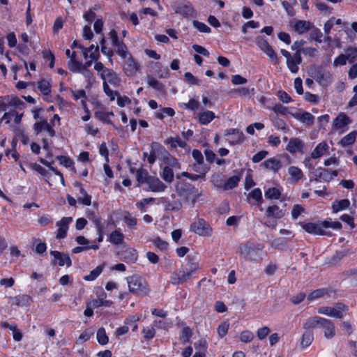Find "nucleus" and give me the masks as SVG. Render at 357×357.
I'll use <instances>...</instances> for the list:
<instances>
[{
  "mask_svg": "<svg viewBox=\"0 0 357 357\" xmlns=\"http://www.w3.org/2000/svg\"><path fill=\"white\" fill-rule=\"evenodd\" d=\"M31 297L26 294L18 295L10 298V303L12 305L17 307L27 306L30 304Z\"/></svg>",
  "mask_w": 357,
  "mask_h": 357,
  "instance_id": "27",
  "label": "nucleus"
},
{
  "mask_svg": "<svg viewBox=\"0 0 357 357\" xmlns=\"http://www.w3.org/2000/svg\"><path fill=\"white\" fill-rule=\"evenodd\" d=\"M262 165L267 169L277 172L281 169L282 165L280 160L276 158H271L265 160Z\"/></svg>",
  "mask_w": 357,
  "mask_h": 357,
  "instance_id": "29",
  "label": "nucleus"
},
{
  "mask_svg": "<svg viewBox=\"0 0 357 357\" xmlns=\"http://www.w3.org/2000/svg\"><path fill=\"white\" fill-rule=\"evenodd\" d=\"M344 56L347 59V61L352 63L354 62L356 58L357 57V48L350 47L347 49Z\"/></svg>",
  "mask_w": 357,
  "mask_h": 357,
  "instance_id": "51",
  "label": "nucleus"
},
{
  "mask_svg": "<svg viewBox=\"0 0 357 357\" xmlns=\"http://www.w3.org/2000/svg\"><path fill=\"white\" fill-rule=\"evenodd\" d=\"M350 205V202L347 199L335 201L332 205L333 211L337 213L340 211L347 208Z\"/></svg>",
  "mask_w": 357,
  "mask_h": 357,
  "instance_id": "39",
  "label": "nucleus"
},
{
  "mask_svg": "<svg viewBox=\"0 0 357 357\" xmlns=\"http://www.w3.org/2000/svg\"><path fill=\"white\" fill-rule=\"evenodd\" d=\"M215 118L214 112L211 111H204L199 114V122L202 125H207Z\"/></svg>",
  "mask_w": 357,
  "mask_h": 357,
  "instance_id": "34",
  "label": "nucleus"
},
{
  "mask_svg": "<svg viewBox=\"0 0 357 357\" xmlns=\"http://www.w3.org/2000/svg\"><path fill=\"white\" fill-rule=\"evenodd\" d=\"M97 340H98V343L102 345H105L108 342L109 338L106 334V332H105V330L104 328H100L98 330Z\"/></svg>",
  "mask_w": 357,
  "mask_h": 357,
  "instance_id": "54",
  "label": "nucleus"
},
{
  "mask_svg": "<svg viewBox=\"0 0 357 357\" xmlns=\"http://www.w3.org/2000/svg\"><path fill=\"white\" fill-rule=\"evenodd\" d=\"M199 101L195 99H190L188 103H184V107L185 109L192 110L193 112L197 111L199 109Z\"/></svg>",
  "mask_w": 357,
  "mask_h": 357,
  "instance_id": "63",
  "label": "nucleus"
},
{
  "mask_svg": "<svg viewBox=\"0 0 357 357\" xmlns=\"http://www.w3.org/2000/svg\"><path fill=\"white\" fill-rule=\"evenodd\" d=\"M173 169L169 166H165L160 173L162 178L168 183H171L174 181V174Z\"/></svg>",
  "mask_w": 357,
  "mask_h": 357,
  "instance_id": "37",
  "label": "nucleus"
},
{
  "mask_svg": "<svg viewBox=\"0 0 357 357\" xmlns=\"http://www.w3.org/2000/svg\"><path fill=\"white\" fill-rule=\"evenodd\" d=\"M175 188L177 195L183 198L184 202L190 201L192 206L201 195V192L197 188L185 181L178 182Z\"/></svg>",
  "mask_w": 357,
  "mask_h": 357,
  "instance_id": "1",
  "label": "nucleus"
},
{
  "mask_svg": "<svg viewBox=\"0 0 357 357\" xmlns=\"http://www.w3.org/2000/svg\"><path fill=\"white\" fill-rule=\"evenodd\" d=\"M314 176L316 181L329 182L332 180V175L330 172L322 167H319L315 169Z\"/></svg>",
  "mask_w": 357,
  "mask_h": 357,
  "instance_id": "23",
  "label": "nucleus"
},
{
  "mask_svg": "<svg viewBox=\"0 0 357 357\" xmlns=\"http://www.w3.org/2000/svg\"><path fill=\"white\" fill-rule=\"evenodd\" d=\"M314 340V335L311 331H305L301 337V345L303 348L308 347Z\"/></svg>",
  "mask_w": 357,
  "mask_h": 357,
  "instance_id": "41",
  "label": "nucleus"
},
{
  "mask_svg": "<svg viewBox=\"0 0 357 357\" xmlns=\"http://www.w3.org/2000/svg\"><path fill=\"white\" fill-rule=\"evenodd\" d=\"M192 24H193V26L201 32L209 33L211 31V28L208 27L206 24H205L203 22H200L199 21L194 20Z\"/></svg>",
  "mask_w": 357,
  "mask_h": 357,
  "instance_id": "62",
  "label": "nucleus"
},
{
  "mask_svg": "<svg viewBox=\"0 0 357 357\" xmlns=\"http://www.w3.org/2000/svg\"><path fill=\"white\" fill-rule=\"evenodd\" d=\"M95 117L97 118L98 120L107 123H111V121L109 120V116H113L114 113L112 112H105L102 111H96L94 113Z\"/></svg>",
  "mask_w": 357,
  "mask_h": 357,
  "instance_id": "47",
  "label": "nucleus"
},
{
  "mask_svg": "<svg viewBox=\"0 0 357 357\" xmlns=\"http://www.w3.org/2000/svg\"><path fill=\"white\" fill-rule=\"evenodd\" d=\"M168 144L171 145L173 148H176L177 146L184 148L186 146V142L183 141L180 137H171L168 139Z\"/></svg>",
  "mask_w": 357,
  "mask_h": 357,
  "instance_id": "57",
  "label": "nucleus"
},
{
  "mask_svg": "<svg viewBox=\"0 0 357 357\" xmlns=\"http://www.w3.org/2000/svg\"><path fill=\"white\" fill-rule=\"evenodd\" d=\"M314 79L321 86H327L332 82V75L327 71L319 70Z\"/></svg>",
  "mask_w": 357,
  "mask_h": 357,
  "instance_id": "19",
  "label": "nucleus"
},
{
  "mask_svg": "<svg viewBox=\"0 0 357 357\" xmlns=\"http://www.w3.org/2000/svg\"><path fill=\"white\" fill-rule=\"evenodd\" d=\"M68 66L73 73H80L82 70V63L77 60H69Z\"/></svg>",
  "mask_w": 357,
  "mask_h": 357,
  "instance_id": "49",
  "label": "nucleus"
},
{
  "mask_svg": "<svg viewBox=\"0 0 357 357\" xmlns=\"http://www.w3.org/2000/svg\"><path fill=\"white\" fill-rule=\"evenodd\" d=\"M33 129L36 134H38L42 131H47L50 137H54L56 135L54 129L52 128L51 124L45 120L36 122L33 125Z\"/></svg>",
  "mask_w": 357,
  "mask_h": 357,
  "instance_id": "17",
  "label": "nucleus"
},
{
  "mask_svg": "<svg viewBox=\"0 0 357 357\" xmlns=\"http://www.w3.org/2000/svg\"><path fill=\"white\" fill-rule=\"evenodd\" d=\"M227 141L231 145L238 144L243 142L244 135L238 129L229 128L225 130Z\"/></svg>",
  "mask_w": 357,
  "mask_h": 357,
  "instance_id": "8",
  "label": "nucleus"
},
{
  "mask_svg": "<svg viewBox=\"0 0 357 357\" xmlns=\"http://www.w3.org/2000/svg\"><path fill=\"white\" fill-rule=\"evenodd\" d=\"M241 176L239 175H235L229 178L225 183L223 186L224 190H228L236 188L239 181H241Z\"/></svg>",
  "mask_w": 357,
  "mask_h": 357,
  "instance_id": "35",
  "label": "nucleus"
},
{
  "mask_svg": "<svg viewBox=\"0 0 357 357\" xmlns=\"http://www.w3.org/2000/svg\"><path fill=\"white\" fill-rule=\"evenodd\" d=\"M320 327L324 330V336L327 339H331L335 335V326L331 320L324 318Z\"/></svg>",
  "mask_w": 357,
  "mask_h": 357,
  "instance_id": "24",
  "label": "nucleus"
},
{
  "mask_svg": "<svg viewBox=\"0 0 357 357\" xmlns=\"http://www.w3.org/2000/svg\"><path fill=\"white\" fill-rule=\"evenodd\" d=\"M346 310V306L342 303H337L335 307L322 306L318 308V312L329 317L341 319L343 317L342 311Z\"/></svg>",
  "mask_w": 357,
  "mask_h": 357,
  "instance_id": "6",
  "label": "nucleus"
},
{
  "mask_svg": "<svg viewBox=\"0 0 357 357\" xmlns=\"http://www.w3.org/2000/svg\"><path fill=\"white\" fill-rule=\"evenodd\" d=\"M120 259L126 263H134L137 259V252L132 248H127L119 252Z\"/></svg>",
  "mask_w": 357,
  "mask_h": 357,
  "instance_id": "20",
  "label": "nucleus"
},
{
  "mask_svg": "<svg viewBox=\"0 0 357 357\" xmlns=\"http://www.w3.org/2000/svg\"><path fill=\"white\" fill-rule=\"evenodd\" d=\"M266 213L268 218H275L278 219H280L284 215V212L276 205L268 206L266 209Z\"/></svg>",
  "mask_w": 357,
  "mask_h": 357,
  "instance_id": "31",
  "label": "nucleus"
},
{
  "mask_svg": "<svg viewBox=\"0 0 357 357\" xmlns=\"http://www.w3.org/2000/svg\"><path fill=\"white\" fill-rule=\"evenodd\" d=\"M321 228L322 227H324V228L331 227V228H333L335 229H340L342 228V224L337 221L333 222L331 220H325V221H323L321 223Z\"/></svg>",
  "mask_w": 357,
  "mask_h": 357,
  "instance_id": "60",
  "label": "nucleus"
},
{
  "mask_svg": "<svg viewBox=\"0 0 357 357\" xmlns=\"http://www.w3.org/2000/svg\"><path fill=\"white\" fill-rule=\"evenodd\" d=\"M103 296H104L103 298H99L98 299H95V300L92 301L89 303V305H91L93 307H98L100 306H106V307L111 306L112 304V302L105 299L106 297L105 293L103 294Z\"/></svg>",
  "mask_w": 357,
  "mask_h": 357,
  "instance_id": "44",
  "label": "nucleus"
},
{
  "mask_svg": "<svg viewBox=\"0 0 357 357\" xmlns=\"http://www.w3.org/2000/svg\"><path fill=\"white\" fill-rule=\"evenodd\" d=\"M248 198H252L257 202H261L262 192L259 188H255L248 194Z\"/></svg>",
  "mask_w": 357,
  "mask_h": 357,
  "instance_id": "59",
  "label": "nucleus"
},
{
  "mask_svg": "<svg viewBox=\"0 0 357 357\" xmlns=\"http://www.w3.org/2000/svg\"><path fill=\"white\" fill-rule=\"evenodd\" d=\"M176 14L182 15L184 17H195L197 13L192 4L188 1H175L171 5Z\"/></svg>",
  "mask_w": 357,
  "mask_h": 357,
  "instance_id": "3",
  "label": "nucleus"
},
{
  "mask_svg": "<svg viewBox=\"0 0 357 357\" xmlns=\"http://www.w3.org/2000/svg\"><path fill=\"white\" fill-rule=\"evenodd\" d=\"M351 122L349 117L344 113H340L334 119L333 126L335 130L343 129Z\"/></svg>",
  "mask_w": 357,
  "mask_h": 357,
  "instance_id": "21",
  "label": "nucleus"
},
{
  "mask_svg": "<svg viewBox=\"0 0 357 357\" xmlns=\"http://www.w3.org/2000/svg\"><path fill=\"white\" fill-rule=\"evenodd\" d=\"M50 254L54 257L52 264H58L60 266L66 265L68 267L72 264V261L68 254L60 252L59 251H51Z\"/></svg>",
  "mask_w": 357,
  "mask_h": 357,
  "instance_id": "12",
  "label": "nucleus"
},
{
  "mask_svg": "<svg viewBox=\"0 0 357 357\" xmlns=\"http://www.w3.org/2000/svg\"><path fill=\"white\" fill-rule=\"evenodd\" d=\"M303 229L309 234L314 235H324L325 232L321 228V224H315L312 222L301 223Z\"/></svg>",
  "mask_w": 357,
  "mask_h": 357,
  "instance_id": "22",
  "label": "nucleus"
},
{
  "mask_svg": "<svg viewBox=\"0 0 357 357\" xmlns=\"http://www.w3.org/2000/svg\"><path fill=\"white\" fill-rule=\"evenodd\" d=\"M38 88L44 96H47L51 93L50 83L46 79H41L38 81Z\"/></svg>",
  "mask_w": 357,
  "mask_h": 357,
  "instance_id": "43",
  "label": "nucleus"
},
{
  "mask_svg": "<svg viewBox=\"0 0 357 357\" xmlns=\"http://www.w3.org/2000/svg\"><path fill=\"white\" fill-rule=\"evenodd\" d=\"M255 335L250 331H243L240 334V340L244 343H248L253 340Z\"/></svg>",
  "mask_w": 357,
  "mask_h": 357,
  "instance_id": "55",
  "label": "nucleus"
},
{
  "mask_svg": "<svg viewBox=\"0 0 357 357\" xmlns=\"http://www.w3.org/2000/svg\"><path fill=\"white\" fill-rule=\"evenodd\" d=\"M302 62L301 52V51H297L296 53L291 56L287 60V65L289 70L292 73H296L298 71V65Z\"/></svg>",
  "mask_w": 357,
  "mask_h": 357,
  "instance_id": "15",
  "label": "nucleus"
},
{
  "mask_svg": "<svg viewBox=\"0 0 357 357\" xmlns=\"http://www.w3.org/2000/svg\"><path fill=\"white\" fill-rule=\"evenodd\" d=\"M142 333L144 334V339H146V340L152 339L155 336V334L154 325L144 328L142 330Z\"/></svg>",
  "mask_w": 357,
  "mask_h": 357,
  "instance_id": "58",
  "label": "nucleus"
},
{
  "mask_svg": "<svg viewBox=\"0 0 357 357\" xmlns=\"http://www.w3.org/2000/svg\"><path fill=\"white\" fill-rule=\"evenodd\" d=\"M160 149H165V147L158 142L151 143V152L147 158L149 164L153 165L155 162L157 158L162 160L163 153L162 150L160 151Z\"/></svg>",
  "mask_w": 357,
  "mask_h": 357,
  "instance_id": "13",
  "label": "nucleus"
},
{
  "mask_svg": "<svg viewBox=\"0 0 357 357\" xmlns=\"http://www.w3.org/2000/svg\"><path fill=\"white\" fill-rule=\"evenodd\" d=\"M160 202L165 205V209L166 211H178L182 208V203L178 199L173 201L168 200L167 198L162 197Z\"/></svg>",
  "mask_w": 357,
  "mask_h": 357,
  "instance_id": "26",
  "label": "nucleus"
},
{
  "mask_svg": "<svg viewBox=\"0 0 357 357\" xmlns=\"http://www.w3.org/2000/svg\"><path fill=\"white\" fill-rule=\"evenodd\" d=\"M256 42L258 47L270 58L272 62L274 63H278V59L276 53L266 40L262 37H257Z\"/></svg>",
  "mask_w": 357,
  "mask_h": 357,
  "instance_id": "7",
  "label": "nucleus"
},
{
  "mask_svg": "<svg viewBox=\"0 0 357 357\" xmlns=\"http://www.w3.org/2000/svg\"><path fill=\"white\" fill-rule=\"evenodd\" d=\"M123 222L127 225L129 227H135L137 223V220L136 218L133 217L129 212L126 211L123 213Z\"/></svg>",
  "mask_w": 357,
  "mask_h": 357,
  "instance_id": "50",
  "label": "nucleus"
},
{
  "mask_svg": "<svg viewBox=\"0 0 357 357\" xmlns=\"http://www.w3.org/2000/svg\"><path fill=\"white\" fill-rule=\"evenodd\" d=\"M288 173L295 182H298L303 176V172L296 166H291L288 169Z\"/></svg>",
  "mask_w": 357,
  "mask_h": 357,
  "instance_id": "42",
  "label": "nucleus"
},
{
  "mask_svg": "<svg viewBox=\"0 0 357 357\" xmlns=\"http://www.w3.org/2000/svg\"><path fill=\"white\" fill-rule=\"evenodd\" d=\"M328 145L324 142L318 144L311 153V158L313 159L321 158L328 151Z\"/></svg>",
  "mask_w": 357,
  "mask_h": 357,
  "instance_id": "30",
  "label": "nucleus"
},
{
  "mask_svg": "<svg viewBox=\"0 0 357 357\" xmlns=\"http://www.w3.org/2000/svg\"><path fill=\"white\" fill-rule=\"evenodd\" d=\"M108 240L114 245H119L123 242L124 236L120 231L115 230L110 234Z\"/></svg>",
  "mask_w": 357,
  "mask_h": 357,
  "instance_id": "40",
  "label": "nucleus"
},
{
  "mask_svg": "<svg viewBox=\"0 0 357 357\" xmlns=\"http://www.w3.org/2000/svg\"><path fill=\"white\" fill-rule=\"evenodd\" d=\"M163 154L162 155V160L166 164V166H169L172 169L178 170L181 168V165L178 160L169 153L165 149H160Z\"/></svg>",
  "mask_w": 357,
  "mask_h": 357,
  "instance_id": "16",
  "label": "nucleus"
},
{
  "mask_svg": "<svg viewBox=\"0 0 357 357\" xmlns=\"http://www.w3.org/2000/svg\"><path fill=\"white\" fill-rule=\"evenodd\" d=\"M305 143L299 138H291L287 145L286 150L291 154L303 153Z\"/></svg>",
  "mask_w": 357,
  "mask_h": 357,
  "instance_id": "11",
  "label": "nucleus"
},
{
  "mask_svg": "<svg viewBox=\"0 0 357 357\" xmlns=\"http://www.w3.org/2000/svg\"><path fill=\"white\" fill-rule=\"evenodd\" d=\"M146 184L148 190L154 192H164L167 188V185L156 176H151Z\"/></svg>",
  "mask_w": 357,
  "mask_h": 357,
  "instance_id": "14",
  "label": "nucleus"
},
{
  "mask_svg": "<svg viewBox=\"0 0 357 357\" xmlns=\"http://www.w3.org/2000/svg\"><path fill=\"white\" fill-rule=\"evenodd\" d=\"M129 291L137 296H145L150 289L146 282L138 275H132L127 278Z\"/></svg>",
  "mask_w": 357,
  "mask_h": 357,
  "instance_id": "2",
  "label": "nucleus"
},
{
  "mask_svg": "<svg viewBox=\"0 0 357 357\" xmlns=\"http://www.w3.org/2000/svg\"><path fill=\"white\" fill-rule=\"evenodd\" d=\"M259 250V248H257L255 245L250 242H248L239 246L240 254L245 260H257Z\"/></svg>",
  "mask_w": 357,
  "mask_h": 357,
  "instance_id": "5",
  "label": "nucleus"
},
{
  "mask_svg": "<svg viewBox=\"0 0 357 357\" xmlns=\"http://www.w3.org/2000/svg\"><path fill=\"white\" fill-rule=\"evenodd\" d=\"M323 319L324 318L317 316L310 317L303 324V328L308 331L318 326L320 327Z\"/></svg>",
  "mask_w": 357,
  "mask_h": 357,
  "instance_id": "33",
  "label": "nucleus"
},
{
  "mask_svg": "<svg viewBox=\"0 0 357 357\" xmlns=\"http://www.w3.org/2000/svg\"><path fill=\"white\" fill-rule=\"evenodd\" d=\"M190 231L203 236H209L212 234V229L210 225L204 219L201 218L195 220L191 224Z\"/></svg>",
  "mask_w": 357,
  "mask_h": 357,
  "instance_id": "4",
  "label": "nucleus"
},
{
  "mask_svg": "<svg viewBox=\"0 0 357 357\" xmlns=\"http://www.w3.org/2000/svg\"><path fill=\"white\" fill-rule=\"evenodd\" d=\"M79 187V192L81 196L78 197V201L84 205L89 206L91 203V197L90 195L87 194L86 190L82 188L79 184L77 185Z\"/></svg>",
  "mask_w": 357,
  "mask_h": 357,
  "instance_id": "45",
  "label": "nucleus"
},
{
  "mask_svg": "<svg viewBox=\"0 0 357 357\" xmlns=\"http://www.w3.org/2000/svg\"><path fill=\"white\" fill-rule=\"evenodd\" d=\"M313 27V24L306 20H296L294 29L298 34H303L310 31Z\"/></svg>",
  "mask_w": 357,
  "mask_h": 357,
  "instance_id": "25",
  "label": "nucleus"
},
{
  "mask_svg": "<svg viewBox=\"0 0 357 357\" xmlns=\"http://www.w3.org/2000/svg\"><path fill=\"white\" fill-rule=\"evenodd\" d=\"M192 333L189 327H184L182 329L180 340L183 344H186L190 342Z\"/></svg>",
  "mask_w": 357,
  "mask_h": 357,
  "instance_id": "52",
  "label": "nucleus"
},
{
  "mask_svg": "<svg viewBox=\"0 0 357 357\" xmlns=\"http://www.w3.org/2000/svg\"><path fill=\"white\" fill-rule=\"evenodd\" d=\"M271 330L267 326L260 328L257 331V336L259 340H262L270 333Z\"/></svg>",
  "mask_w": 357,
  "mask_h": 357,
  "instance_id": "64",
  "label": "nucleus"
},
{
  "mask_svg": "<svg viewBox=\"0 0 357 357\" xmlns=\"http://www.w3.org/2000/svg\"><path fill=\"white\" fill-rule=\"evenodd\" d=\"M296 119L300 121L304 124L312 126L314 123V117L307 112H296L291 114Z\"/></svg>",
  "mask_w": 357,
  "mask_h": 357,
  "instance_id": "28",
  "label": "nucleus"
},
{
  "mask_svg": "<svg viewBox=\"0 0 357 357\" xmlns=\"http://www.w3.org/2000/svg\"><path fill=\"white\" fill-rule=\"evenodd\" d=\"M114 49L116 53L122 59H126L127 56L130 54V52L128 50V47L124 43H120L119 45Z\"/></svg>",
  "mask_w": 357,
  "mask_h": 357,
  "instance_id": "48",
  "label": "nucleus"
},
{
  "mask_svg": "<svg viewBox=\"0 0 357 357\" xmlns=\"http://www.w3.org/2000/svg\"><path fill=\"white\" fill-rule=\"evenodd\" d=\"M108 36H109V38L111 40V44L114 48H115L116 47L119 45L120 43H123L122 40L119 39L117 32L114 29H112L109 32Z\"/></svg>",
  "mask_w": 357,
  "mask_h": 357,
  "instance_id": "53",
  "label": "nucleus"
},
{
  "mask_svg": "<svg viewBox=\"0 0 357 357\" xmlns=\"http://www.w3.org/2000/svg\"><path fill=\"white\" fill-rule=\"evenodd\" d=\"M333 292L332 289L327 288H321L316 289L312 291L307 296V300L312 301L313 300L321 298L325 295H328L330 293Z\"/></svg>",
  "mask_w": 357,
  "mask_h": 357,
  "instance_id": "32",
  "label": "nucleus"
},
{
  "mask_svg": "<svg viewBox=\"0 0 357 357\" xmlns=\"http://www.w3.org/2000/svg\"><path fill=\"white\" fill-rule=\"evenodd\" d=\"M153 245L161 251H166L168 250L169 244L167 241H163L160 237H157L153 241Z\"/></svg>",
  "mask_w": 357,
  "mask_h": 357,
  "instance_id": "56",
  "label": "nucleus"
},
{
  "mask_svg": "<svg viewBox=\"0 0 357 357\" xmlns=\"http://www.w3.org/2000/svg\"><path fill=\"white\" fill-rule=\"evenodd\" d=\"M73 222L72 217H63L56 224L58 227L56 238L58 239L64 238L67 235L69 225Z\"/></svg>",
  "mask_w": 357,
  "mask_h": 357,
  "instance_id": "9",
  "label": "nucleus"
},
{
  "mask_svg": "<svg viewBox=\"0 0 357 357\" xmlns=\"http://www.w3.org/2000/svg\"><path fill=\"white\" fill-rule=\"evenodd\" d=\"M357 137V131L354 130L344 136L340 142L342 146L346 147L353 144Z\"/></svg>",
  "mask_w": 357,
  "mask_h": 357,
  "instance_id": "36",
  "label": "nucleus"
},
{
  "mask_svg": "<svg viewBox=\"0 0 357 357\" xmlns=\"http://www.w3.org/2000/svg\"><path fill=\"white\" fill-rule=\"evenodd\" d=\"M100 77L102 79L103 82L109 83L114 86H119L121 82V79L117 74L112 69L109 68L105 70V73L102 74Z\"/></svg>",
  "mask_w": 357,
  "mask_h": 357,
  "instance_id": "18",
  "label": "nucleus"
},
{
  "mask_svg": "<svg viewBox=\"0 0 357 357\" xmlns=\"http://www.w3.org/2000/svg\"><path fill=\"white\" fill-rule=\"evenodd\" d=\"M150 177L151 176L144 169H139L136 172V179L138 182V185H140L143 183L146 184Z\"/></svg>",
  "mask_w": 357,
  "mask_h": 357,
  "instance_id": "38",
  "label": "nucleus"
},
{
  "mask_svg": "<svg viewBox=\"0 0 357 357\" xmlns=\"http://www.w3.org/2000/svg\"><path fill=\"white\" fill-rule=\"evenodd\" d=\"M125 59L123 70L128 76H133L139 69V66L130 54Z\"/></svg>",
  "mask_w": 357,
  "mask_h": 357,
  "instance_id": "10",
  "label": "nucleus"
},
{
  "mask_svg": "<svg viewBox=\"0 0 357 357\" xmlns=\"http://www.w3.org/2000/svg\"><path fill=\"white\" fill-rule=\"evenodd\" d=\"M281 195V191L278 188H270L265 192V197L269 199H278Z\"/></svg>",
  "mask_w": 357,
  "mask_h": 357,
  "instance_id": "46",
  "label": "nucleus"
},
{
  "mask_svg": "<svg viewBox=\"0 0 357 357\" xmlns=\"http://www.w3.org/2000/svg\"><path fill=\"white\" fill-rule=\"evenodd\" d=\"M102 271V268L101 266H97L93 271H91L90 274L84 276V280L88 281H91L95 280Z\"/></svg>",
  "mask_w": 357,
  "mask_h": 357,
  "instance_id": "61",
  "label": "nucleus"
}]
</instances>
